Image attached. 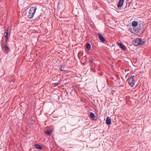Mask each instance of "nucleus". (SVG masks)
Instances as JSON below:
<instances>
[{
	"label": "nucleus",
	"mask_w": 151,
	"mask_h": 151,
	"mask_svg": "<svg viewBox=\"0 0 151 151\" xmlns=\"http://www.w3.org/2000/svg\"><path fill=\"white\" fill-rule=\"evenodd\" d=\"M141 38H138L133 40V44L136 46L139 45H142L145 44L146 42V41H142Z\"/></svg>",
	"instance_id": "nucleus-1"
},
{
	"label": "nucleus",
	"mask_w": 151,
	"mask_h": 151,
	"mask_svg": "<svg viewBox=\"0 0 151 151\" xmlns=\"http://www.w3.org/2000/svg\"><path fill=\"white\" fill-rule=\"evenodd\" d=\"M36 9L37 7L35 6L31 8L27 15V17L31 19L33 17Z\"/></svg>",
	"instance_id": "nucleus-2"
},
{
	"label": "nucleus",
	"mask_w": 151,
	"mask_h": 151,
	"mask_svg": "<svg viewBox=\"0 0 151 151\" xmlns=\"http://www.w3.org/2000/svg\"><path fill=\"white\" fill-rule=\"evenodd\" d=\"M134 76L132 75L127 80L128 84L132 87H133L135 84L134 81Z\"/></svg>",
	"instance_id": "nucleus-3"
},
{
	"label": "nucleus",
	"mask_w": 151,
	"mask_h": 151,
	"mask_svg": "<svg viewBox=\"0 0 151 151\" xmlns=\"http://www.w3.org/2000/svg\"><path fill=\"white\" fill-rule=\"evenodd\" d=\"M98 35L100 40L101 42H104L105 41V39L104 38L103 36L100 33H98Z\"/></svg>",
	"instance_id": "nucleus-4"
},
{
	"label": "nucleus",
	"mask_w": 151,
	"mask_h": 151,
	"mask_svg": "<svg viewBox=\"0 0 151 151\" xmlns=\"http://www.w3.org/2000/svg\"><path fill=\"white\" fill-rule=\"evenodd\" d=\"M118 46L123 50L126 49V47L123 45L122 43L117 42Z\"/></svg>",
	"instance_id": "nucleus-5"
},
{
	"label": "nucleus",
	"mask_w": 151,
	"mask_h": 151,
	"mask_svg": "<svg viewBox=\"0 0 151 151\" xmlns=\"http://www.w3.org/2000/svg\"><path fill=\"white\" fill-rule=\"evenodd\" d=\"M90 116L94 120H96L97 118L96 116H95L94 114L92 112L90 113Z\"/></svg>",
	"instance_id": "nucleus-6"
},
{
	"label": "nucleus",
	"mask_w": 151,
	"mask_h": 151,
	"mask_svg": "<svg viewBox=\"0 0 151 151\" xmlns=\"http://www.w3.org/2000/svg\"><path fill=\"white\" fill-rule=\"evenodd\" d=\"M2 47L6 51L9 50V48L6 44H3L2 46Z\"/></svg>",
	"instance_id": "nucleus-7"
},
{
	"label": "nucleus",
	"mask_w": 151,
	"mask_h": 151,
	"mask_svg": "<svg viewBox=\"0 0 151 151\" xmlns=\"http://www.w3.org/2000/svg\"><path fill=\"white\" fill-rule=\"evenodd\" d=\"M124 0H119V2L117 5V7H119L122 6L123 4Z\"/></svg>",
	"instance_id": "nucleus-8"
},
{
	"label": "nucleus",
	"mask_w": 151,
	"mask_h": 151,
	"mask_svg": "<svg viewBox=\"0 0 151 151\" xmlns=\"http://www.w3.org/2000/svg\"><path fill=\"white\" fill-rule=\"evenodd\" d=\"M35 147L37 149L41 150L42 148V147L41 146L38 144H35L34 145Z\"/></svg>",
	"instance_id": "nucleus-9"
},
{
	"label": "nucleus",
	"mask_w": 151,
	"mask_h": 151,
	"mask_svg": "<svg viewBox=\"0 0 151 151\" xmlns=\"http://www.w3.org/2000/svg\"><path fill=\"white\" fill-rule=\"evenodd\" d=\"M106 123L107 125L110 124L111 123V119L109 117H108L106 118Z\"/></svg>",
	"instance_id": "nucleus-10"
},
{
	"label": "nucleus",
	"mask_w": 151,
	"mask_h": 151,
	"mask_svg": "<svg viewBox=\"0 0 151 151\" xmlns=\"http://www.w3.org/2000/svg\"><path fill=\"white\" fill-rule=\"evenodd\" d=\"M137 24V22L136 21H133L132 22V25L133 27H136Z\"/></svg>",
	"instance_id": "nucleus-11"
},
{
	"label": "nucleus",
	"mask_w": 151,
	"mask_h": 151,
	"mask_svg": "<svg viewBox=\"0 0 151 151\" xmlns=\"http://www.w3.org/2000/svg\"><path fill=\"white\" fill-rule=\"evenodd\" d=\"M8 30H9V29H8V28L6 32L5 33V37L6 38H8V34H9Z\"/></svg>",
	"instance_id": "nucleus-12"
},
{
	"label": "nucleus",
	"mask_w": 151,
	"mask_h": 151,
	"mask_svg": "<svg viewBox=\"0 0 151 151\" xmlns=\"http://www.w3.org/2000/svg\"><path fill=\"white\" fill-rule=\"evenodd\" d=\"M86 47L88 50H90L91 49V45L90 44H87L86 45Z\"/></svg>",
	"instance_id": "nucleus-13"
},
{
	"label": "nucleus",
	"mask_w": 151,
	"mask_h": 151,
	"mask_svg": "<svg viewBox=\"0 0 151 151\" xmlns=\"http://www.w3.org/2000/svg\"><path fill=\"white\" fill-rule=\"evenodd\" d=\"M60 69L61 71H65V70H64V68L61 65L60 67Z\"/></svg>",
	"instance_id": "nucleus-14"
},
{
	"label": "nucleus",
	"mask_w": 151,
	"mask_h": 151,
	"mask_svg": "<svg viewBox=\"0 0 151 151\" xmlns=\"http://www.w3.org/2000/svg\"><path fill=\"white\" fill-rule=\"evenodd\" d=\"M46 133L50 135L51 134V132L50 131H47L46 132Z\"/></svg>",
	"instance_id": "nucleus-15"
},
{
	"label": "nucleus",
	"mask_w": 151,
	"mask_h": 151,
	"mask_svg": "<svg viewBox=\"0 0 151 151\" xmlns=\"http://www.w3.org/2000/svg\"><path fill=\"white\" fill-rule=\"evenodd\" d=\"M6 39H5V42H6V43H7V42L8 41V38H5Z\"/></svg>",
	"instance_id": "nucleus-16"
},
{
	"label": "nucleus",
	"mask_w": 151,
	"mask_h": 151,
	"mask_svg": "<svg viewBox=\"0 0 151 151\" xmlns=\"http://www.w3.org/2000/svg\"><path fill=\"white\" fill-rule=\"evenodd\" d=\"M90 63H93V62H92V60H90Z\"/></svg>",
	"instance_id": "nucleus-17"
},
{
	"label": "nucleus",
	"mask_w": 151,
	"mask_h": 151,
	"mask_svg": "<svg viewBox=\"0 0 151 151\" xmlns=\"http://www.w3.org/2000/svg\"><path fill=\"white\" fill-rule=\"evenodd\" d=\"M81 53V52H80L79 53H78V55H79Z\"/></svg>",
	"instance_id": "nucleus-18"
}]
</instances>
